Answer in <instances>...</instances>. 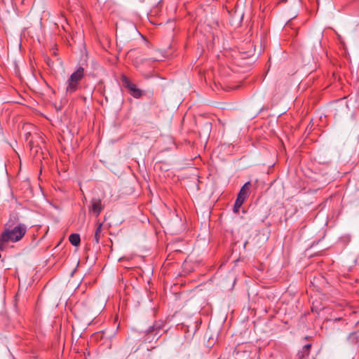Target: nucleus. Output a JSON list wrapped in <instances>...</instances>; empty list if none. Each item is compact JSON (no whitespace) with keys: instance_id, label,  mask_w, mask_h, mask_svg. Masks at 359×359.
I'll use <instances>...</instances> for the list:
<instances>
[{"instance_id":"6e6552de","label":"nucleus","mask_w":359,"mask_h":359,"mask_svg":"<svg viewBox=\"0 0 359 359\" xmlns=\"http://www.w3.org/2000/svg\"><path fill=\"white\" fill-rule=\"evenodd\" d=\"M70 243L74 246H78L80 244L81 238L78 233H72L69 237Z\"/></svg>"},{"instance_id":"7ed1b4c3","label":"nucleus","mask_w":359,"mask_h":359,"mask_svg":"<svg viewBox=\"0 0 359 359\" xmlns=\"http://www.w3.org/2000/svg\"><path fill=\"white\" fill-rule=\"evenodd\" d=\"M163 326L164 323L163 321H155L152 325H150L144 331L141 332L144 341L151 343L154 339L157 340L160 337V332Z\"/></svg>"},{"instance_id":"ddd939ff","label":"nucleus","mask_w":359,"mask_h":359,"mask_svg":"<svg viewBox=\"0 0 359 359\" xmlns=\"http://www.w3.org/2000/svg\"><path fill=\"white\" fill-rule=\"evenodd\" d=\"M29 144H30L31 148H32V142L31 141L29 142Z\"/></svg>"},{"instance_id":"f03ea898","label":"nucleus","mask_w":359,"mask_h":359,"mask_svg":"<svg viewBox=\"0 0 359 359\" xmlns=\"http://www.w3.org/2000/svg\"><path fill=\"white\" fill-rule=\"evenodd\" d=\"M84 76V69L79 67L67 79L66 84V93L72 94L76 91L79 87V83Z\"/></svg>"},{"instance_id":"1a4fd4ad","label":"nucleus","mask_w":359,"mask_h":359,"mask_svg":"<svg viewBox=\"0 0 359 359\" xmlns=\"http://www.w3.org/2000/svg\"><path fill=\"white\" fill-rule=\"evenodd\" d=\"M102 224L101 223L99 224L96 228V230L95 232V236H94V240L96 243H99V242H100V238L101 237V233H102Z\"/></svg>"},{"instance_id":"9d476101","label":"nucleus","mask_w":359,"mask_h":359,"mask_svg":"<svg viewBox=\"0 0 359 359\" xmlns=\"http://www.w3.org/2000/svg\"><path fill=\"white\" fill-rule=\"evenodd\" d=\"M245 201L243 199H241V197H237L233 205V211L238 212L241 206L243 205V202Z\"/></svg>"},{"instance_id":"f8f14e48","label":"nucleus","mask_w":359,"mask_h":359,"mask_svg":"<svg viewBox=\"0 0 359 359\" xmlns=\"http://www.w3.org/2000/svg\"><path fill=\"white\" fill-rule=\"evenodd\" d=\"M311 309H312V311H313H313H315V309H314V307H313V306L311 308Z\"/></svg>"},{"instance_id":"4468645a","label":"nucleus","mask_w":359,"mask_h":359,"mask_svg":"<svg viewBox=\"0 0 359 359\" xmlns=\"http://www.w3.org/2000/svg\"><path fill=\"white\" fill-rule=\"evenodd\" d=\"M48 65L50 66V62H49V61H48Z\"/></svg>"},{"instance_id":"f257e3e1","label":"nucleus","mask_w":359,"mask_h":359,"mask_svg":"<svg viewBox=\"0 0 359 359\" xmlns=\"http://www.w3.org/2000/svg\"><path fill=\"white\" fill-rule=\"evenodd\" d=\"M13 219L11 217L4 231L2 232L0 238L4 243H15L20 241L27 232V226L24 224L19 223L15 226L14 221L18 220V217L13 216Z\"/></svg>"},{"instance_id":"0eeeda50","label":"nucleus","mask_w":359,"mask_h":359,"mask_svg":"<svg viewBox=\"0 0 359 359\" xmlns=\"http://www.w3.org/2000/svg\"><path fill=\"white\" fill-rule=\"evenodd\" d=\"M311 345L310 344L304 345L302 350L299 351L297 353V357L299 359H306L310 353V348Z\"/></svg>"},{"instance_id":"39448f33","label":"nucleus","mask_w":359,"mask_h":359,"mask_svg":"<svg viewBox=\"0 0 359 359\" xmlns=\"http://www.w3.org/2000/svg\"><path fill=\"white\" fill-rule=\"evenodd\" d=\"M103 209L101 200L100 198H93L90 201V211H92L96 217H97Z\"/></svg>"},{"instance_id":"9b49d317","label":"nucleus","mask_w":359,"mask_h":359,"mask_svg":"<svg viewBox=\"0 0 359 359\" xmlns=\"http://www.w3.org/2000/svg\"><path fill=\"white\" fill-rule=\"evenodd\" d=\"M104 332H102L100 334V335H101V338H102V337H103V335H104Z\"/></svg>"},{"instance_id":"423d86ee","label":"nucleus","mask_w":359,"mask_h":359,"mask_svg":"<svg viewBox=\"0 0 359 359\" xmlns=\"http://www.w3.org/2000/svg\"><path fill=\"white\" fill-rule=\"evenodd\" d=\"M250 187V182L245 183L244 185L241 187L237 197L241 196V199H243L245 201L249 195Z\"/></svg>"},{"instance_id":"20e7f679","label":"nucleus","mask_w":359,"mask_h":359,"mask_svg":"<svg viewBox=\"0 0 359 359\" xmlns=\"http://www.w3.org/2000/svg\"><path fill=\"white\" fill-rule=\"evenodd\" d=\"M121 81L123 86L128 88L130 91V94L135 98H140L142 95V91L137 88L136 86L130 82L129 79L126 76H122Z\"/></svg>"}]
</instances>
